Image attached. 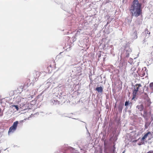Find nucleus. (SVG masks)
I'll return each mask as SVG.
<instances>
[{
    "label": "nucleus",
    "instance_id": "obj_27",
    "mask_svg": "<svg viewBox=\"0 0 153 153\" xmlns=\"http://www.w3.org/2000/svg\"><path fill=\"white\" fill-rule=\"evenodd\" d=\"M81 150V152H82L84 153H85V150L84 149H80Z\"/></svg>",
    "mask_w": 153,
    "mask_h": 153
},
{
    "label": "nucleus",
    "instance_id": "obj_20",
    "mask_svg": "<svg viewBox=\"0 0 153 153\" xmlns=\"http://www.w3.org/2000/svg\"><path fill=\"white\" fill-rule=\"evenodd\" d=\"M128 62L131 64H132L133 62V59L131 58H130L128 61Z\"/></svg>",
    "mask_w": 153,
    "mask_h": 153
},
{
    "label": "nucleus",
    "instance_id": "obj_21",
    "mask_svg": "<svg viewBox=\"0 0 153 153\" xmlns=\"http://www.w3.org/2000/svg\"><path fill=\"white\" fill-rule=\"evenodd\" d=\"M12 107H15V108L16 109L17 111H18L19 110V108L18 105H12Z\"/></svg>",
    "mask_w": 153,
    "mask_h": 153
},
{
    "label": "nucleus",
    "instance_id": "obj_31",
    "mask_svg": "<svg viewBox=\"0 0 153 153\" xmlns=\"http://www.w3.org/2000/svg\"><path fill=\"white\" fill-rule=\"evenodd\" d=\"M143 42H145V39H144V40H143Z\"/></svg>",
    "mask_w": 153,
    "mask_h": 153
},
{
    "label": "nucleus",
    "instance_id": "obj_32",
    "mask_svg": "<svg viewBox=\"0 0 153 153\" xmlns=\"http://www.w3.org/2000/svg\"><path fill=\"white\" fill-rule=\"evenodd\" d=\"M109 23V22H107V25H108V23Z\"/></svg>",
    "mask_w": 153,
    "mask_h": 153
},
{
    "label": "nucleus",
    "instance_id": "obj_33",
    "mask_svg": "<svg viewBox=\"0 0 153 153\" xmlns=\"http://www.w3.org/2000/svg\"><path fill=\"white\" fill-rule=\"evenodd\" d=\"M85 124H86V125H85V126L86 128H86V123H85Z\"/></svg>",
    "mask_w": 153,
    "mask_h": 153
},
{
    "label": "nucleus",
    "instance_id": "obj_25",
    "mask_svg": "<svg viewBox=\"0 0 153 153\" xmlns=\"http://www.w3.org/2000/svg\"><path fill=\"white\" fill-rule=\"evenodd\" d=\"M142 21H141V20H140V21L139 22L138 24H137V25H137V27H138V28L139 27V25H140V23H141Z\"/></svg>",
    "mask_w": 153,
    "mask_h": 153
},
{
    "label": "nucleus",
    "instance_id": "obj_37",
    "mask_svg": "<svg viewBox=\"0 0 153 153\" xmlns=\"http://www.w3.org/2000/svg\"><path fill=\"white\" fill-rule=\"evenodd\" d=\"M150 32L149 33V34H150Z\"/></svg>",
    "mask_w": 153,
    "mask_h": 153
},
{
    "label": "nucleus",
    "instance_id": "obj_36",
    "mask_svg": "<svg viewBox=\"0 0 153 153\" xmlns=\"http://www.w3.org/2000/svg\"><path fill=\"white\" fill-rule=\"evenodd\" d=\"M2 114H0V116H2Z\"/></svg>",
    "mask_w": 153,
    "mask_h": 153
},
{
    "label": "nucleus",
    "instance_id": "obj_26",
    "mask_svg": "<svg viewBox=\"0 0 153 153\" xmlns=\"http://www.w3.org/2000/svg\"><path fill=\"white\" fill-rule=\"evenodd\" d=\"M112 0H106V3H108L110 2H111L112 1Z\"/></svg>",
    "mask_w": 153,
    "mask_h": 153
},
{
    "label": "nucleus",
    "instance_id": "obj_2",
    "mask_svg": "<svg viewBox=\"0 0 153 153\" xmlns=\"http://www.w3.org/2000/svg\"><path fill=\"white\" fill-rule=\"evenodd\" d=\"M17 99L16 102L18 104H19L20 108L24 110L26 109V107L27 106V104L26 103H25L23 102L24 98L20 97H18Z\"/></svg>",
    "mask_w": 153,
    "mask_h": 153
},
{
    "label": "nucleus",
    "instance_id": "obj_35",
    "mask_svg": "<svg viewBox=\"0 0 153 153\" xmlns=\"http://www.w3.org/2000/svg\"><path fill=\"white\" fill-rule=\"evenodd\" d=\"M125 151H124L122 153H124Z\"/></svg>",
    "mask_w": 153,
    "mask_h": 153
},
{
    "label": "nucleus",
    "instance_id": "obj_29",
    "mask_svg": "<svg viewBox=\"0 0 153 153\" xmlns=\"http://www.w3.org/2000/svg\"><path fill=\"white\" fill-rule=\"evenodd\" d=\"M146 113V111H144V114L143 115V116L144 117L145 116V114Z\"/></svg>",
    "mask_w": 153,
    "mask_h": 153
},
{
    "label": "nucleus",
    "instance_id": "obj_7",
    "mask_svg": "<svg viewBox=\"0 0 153 153\" xmlns=\"http://www.w3.org/2000/svg\"><path fill=\"white\" fill-rule=\"evenodd\" d=\"M35 91L33 92V91L31 92H30L28 90L25 93V95H24V97L25 98H30V97L33 96L35 95Z\"/></svg>",
    "mask_w": 153,
    "mask_h": 153
},
{
    "label": "nucleus",
    "instance_id": "obj_15",
    "mask_svg": "<svg viewBox=\"0 0 153 153\" xmlns=\"http://www.w3.org/2000/svg\"><path fill=\"white\" fill-rule=\"evenodd\" d=\"M133 36H134V39H137V31L135 30V31L134 32V33H133Z\"/></svg>",
    "mask_w": 153,
    "mask_h": 153
},
{
    "label": "nucleus",
    "instance_id": "obj_18",
    "mask_svg": "<svg viewBox=\"0 0 153 153\" xmlns=\"http://www.w3.org/2000/svg\"><path fill=\"white\" fill-rule=\"evenodd\" d=\"M150 125V123H149V122H146L145 123V128L146 129H147L148 128L149 126Z\"/></svg>",
    "mask_w": 153,
    "mask_h": 153
},
{
    "label": "nucleus",
    "instance_id": "obj_13",
    "mask_svg": "<svg viewBox=\"0 0 153 153\" xmlns=\"http://www.w3.org/2000/svg\"><path fill=\"white\" fill-rule=\"evenodd\" d=\"M149 134H150V132L149 131L144 134L142 138V140H144L145 139L148 137H149Z\"/></svg>",
    "mask_w": 153,
    "mask_h": 153
},
{
    "label": "nucleus",
    "instance_id": "obj_24",
    "mask_svg": "<svg viewBox=\"0 0 153 153\" xmlns=\"http://www.w3.org/2000/svg\"><path fill=\"white\" fill-rule=\"evenodd\" d=\"M42 114H43V112H40L39 113V112H37L36 113V114H37V115H43Z\"/></svg>",
    "mask_w": 153,
    "mask_h": 153
},
{
    "label": "nucleus",
    "instance_id": "obj_3",
    "mask_svg": "<svg viewBox=\"0 0 153 153\" xmlns=\"http://www.w3.org/2000/svg\"><path fill=\"white\" fill-rule=\"evenodd\" d=\"M65 95H62V94L60 93L59 94L58 93H55L53 94L52 97L53 99H55L58 100H61V102H65V100L64 99L66 97Z\"/></svg>",
    "mask_w": 153,
    "mask_h": 153
},
{
    "label": "nucleus",
    "instance_id": "obj_4",
    "mask_svg": "<svg viewBox=\"0 0 153 153\" xmlns=\"http://www.w3.org/2000/svg\"><path fill=\"white\" fill-rule=\"evenodd\" d=\"M141 87H142V85L140 84H136L134 86V90L133 91V99L134 98L136 97L137 93L139 91L140 88Z\"/></svg>",
    "mask_w": 153,
    "mask_h": 153
},
{
    "label": "nucleus",
    "instance_id": "obj_30",
    "mask_svg": "<svg viewBox=\"0 0 153 153\" xmlns=\"http://www.w3.org/2000/svg\"><path fill=\"white\" fill-rule=\"evenodd\" d=\"M58 153H65V152L63 151H59V152H57Z\"/></svg>",
    "mask_w": 153,
    "mask_h": 153
},
{
    "label": "nucleus",
    "instance_id": "obj_12",
    "mask_svg": "<svg viewBox=\"0 0 153 153\" xmlns=\"http://www.w3.org/2000/svg\"><path fill=\"white\" fill-rule=\"evenodd\" d=\"M81 31V30H79L77 31L76 33L75 34L74 36V37H73V38L74 39H73V41H74L76 40V37H77L81 33L80 31Z\"/></svg>",
    "mask_w": 153,
    "mask_h": 153
},
{
    "label": "nucleus",
    "instance_id": "obj_28",
    "mask_svg": "<svg viewBox=\"0 0 153 153\" xmlns=\"http://www.w3.org/2000/svg\"><path fill=\"white\" fill-rule=\"evenodd\" d=\"M135 70V68H132L131 69V71H134Z\"/></svg>",
    "mask_w": 153,
    "mask_h": 153
},
{
    "label": "nucleus",
    "instance_id": "obj_14",
    "mask_svg": "<svg viewBox=\"0 0 153 153\" xmlns=\"http://www.w3.org/2000/svg\"><path fill=\"white\" fill-rule=\"evenodd\" d=\"M96 90L98 92L102 93L103 91V88L101 86L96 88Z\"/></svg>",
    "mask_w": 153,
    "mask_h": 153
},
{
    "label": "nucleus",
    "instance_id": "obj_1",
    "mask_svg": "<svg viewBox=\"0 0 153 153\" xmlns=\"http://www.w3.org/2000/svg\"><path fill=\"white\" fill-rule=\"evenodd\" d=\"M141 7V4L139 3L138 0H134L129 9L131 16L137 17L140 15L142 13Z\"/></svg>",
    "mask_w": 153,
    "mask_h": 153
},
{
    "label": "nucleus",
    "instance_id": "obj_22",
    "mask_svg": "<svg viewBox=\"0 0 153 153\" xmlns=\"http://www.w3.org/2000/svg\"><path fill=\"white\" fill-rule=\"evenodd\" d=\"M153 134V133H152V132H150V134H149V138H152V137H153V136L152 135Z\"/></svg>",
    "mask_w": 153,
    "mask_h": 153
},
{
    "label": "nucleus",
    "instance_id": "obj_23",
    "mask_svg": "<svg viewBox=\"0 0 153 153\" xmlns=\"http://www.w3.org/2000/svg\"><path fill=\"white\" fill-rule=\"evenodd\" d=\"M129 104V102L128 101H126L125 102V106H127Z\"/></svg>",
    "mask_w": 153,
    "mask_h": 153
},
{
    "label": "nucleus",
    "instance_id": "obj_8",
    "mask_svg": "<svg viewBox=\"0 0 153 153\" xmlns=\"http://www.w3.org/2000/svg\"><path fill=\"white\" fill-rule=\"evenodd\" d=\"M52 83L51 79H48L45 85V90L48 88L51 85Z\"/></svg>",
    "mask_w": 153,
    "mask_h": 153
},
{
    "label": "nucleus",
    "instance_id": "obj_34",
    "mask_svg": "<svg viewBox=\"0 0 153 153\" xmlns=\"http://www.w3.org/2000/svg\"><path fill=\"white\" fill-rule=\"evenodd\" d=\"M23 122V120H21V121H20V122Z\"/></svg>",
    "mask_w": 153,
    "mask_h": 153
},
{
    "label": "nucleus",
    "instance_id": "obj_40",
    "mask_svg": "<svg viewBox=\"0 0 153 153\" xmlns=\"http://www.w3.org/2000/svg\"><path fill=\"white\" fill-rule=\"evenodd\" d=\"M152 48H153V47H152Z\"/></svg>",
    "mask_w": 153,
    "mask_h": 153
},
{
    "label": "nucleus",
    "instance_id": "obj_5",
    "mask_svg": "<svg viewBox=\"0 0 153 153\" xmlns=\"http://www.w3.org/2000/svg\"><path fill=\"white\" fill-rule=\"evenodd\" d=\"M18 123V121H16L14 122L13 125L9 128L8 131V134L9 135L13 133L15 131L16 129Z\"/></svg>",
    "mask_w": 153,
    "mask_h": 153
},
{
    "label": "nucleus",
    "instance_id": "obj_17",
    "mask_svg": "<svg viewBox=\"0 0 153 153\" xmlns=\"http://www.w3.org/2000/svg\"><path fill=\"white\" fill-rule=\"evenodd\" d=\"M36 75V77L35 78V80L36 81V79H37L38 77H39V76L40 75V74H41V72H39V71H36L35 73Z\"/></svg>",
    "mask_w": 153,
    "mask_h": 153
},
{
    "label": "nucleus",
    "instance_id": "obj_11",
    "mask_svg": "<svg viewBox=\"0 0 153 153\" xmlns=\"http://www.w3.org/2000/svg\"><path fill=\"white\" fill-rule=\"evenodd\" d=\"M81 31V30H79L77 31L76 33L75 34L74 36V37H73V38L74 39H73V41H74L76 40V37H77L81 33L80 31Z\"/></svg>",
    "mask_w": 153,
    "mask_h": 153
},
{
    "label": "nucleus",
    "instance_id": "obj_6",
    "mask_svg": "<svg viewBox=\"0 0 153 153\" xmlns=\"http://www.w3.org/2000/svg\"><path fill=\"white\" fill-rule=\"evenodd\" d=\"M131 49L129 47L126 46L125 47L124 50V53L126 57H128L129 56L130 53L131 52Z\"/></svg>",
    "mask_w": 153,
    "mask_h": 153
},
{
    "label": "nucleus",
    "instance_id": "obj_9",
    "mask_svg": "<svg viewBox=\"0 0 153 153\" xmlns=\"http://www.w3.org/2000/svg\"><path fill=\"white\" fill-rule=\"evenodd\" d=\"M60 100H58L55 99H51V101L53 104L56 105L59 103V102H60Z\"/></svg>",
    "mask_w": 153,
    "mask_h": 153
},
{
    "label": "nucleus",
    "instance_id": "obj_38",
    "mask_svg": "<svg viewBox=\"0 0 153 153\" xmlns=\"http://www.w3.org/2000/svg\"><path fill=\"white\" fill-rule=\"evenodd\" d=\"M71 149H73V148H71Z\"/></svg>",
    "mask_w": 153,
    "mask_h": 153
},
{
    "label": "nucleus",
    "instance_id": "obj_10",
    "mask_svg": "<svg viewBox=\"0 0 153 153\" xmlns=\"http://www.w3.org/2000/svg\"><path fill=\"white\" fill-rule=\"evenodd\" d=\"M136 108L139 111H141L143 110L144 106L142 104H141L137 105L136 107Z\"/></svg>",
    "mask_w": 153,
    "mask_h": 153
},
{
    "label": "nucleus",
    "instance_id": "obj_16",
    "mask_svg": "<svg viewBox=\"0 0 153 153\" xmlns=\"http://www.w3.org/2000/svg\"><path fill=\"white\" fill-rule=\"evenodd\" d=\"M123 105L121 104L119 105L118 107V111L120 112H121L123 108Z\"/></svg>",
    "mask_w": 153,
    "mask_h": 153
},
{
    "label": "nucleus",
    "instance_id": "obj_39",
    "mask_svg": "<svg viewBox=\"0 0 153 153\" xmlns=\"http://www.w3.org/2000/svg\"><path fill=\"white\" fill-rule=\"evenodd\" d=\"M1 151L0 150V153H1Z\"/></svg>",
    "mask_w": 153,
    "mask_h": 153
},
{
    "label": "nucleus",
    "instance_id": "obj_19",
    "mask_svg": "<svg viewBox=\"0 0 153 153\" xmlns=\"http://www.w3.org/2000/svg\"><path fill=\"white\" fill-rule=\"evenodd\" d=\"M149 86L150 88L153 91V82L149 84Z\"/></svg>",
    "mask_w": 153,
    "mask_h": 153
}]
</instances>
